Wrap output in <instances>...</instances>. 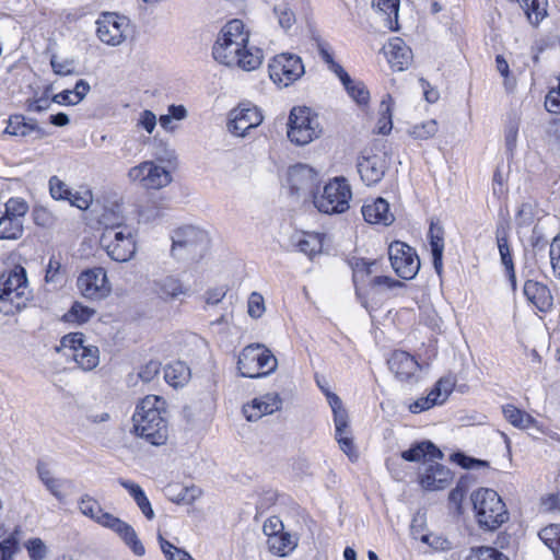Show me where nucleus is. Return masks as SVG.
Instances as JSON below:
<instances>
[{
    "label": "nucleus",
    "instance_id": "obj_16",
    "mask_svg": "<svg viewBox=\"0 0 560 560\" xmlns=\"http://www.w3.org/2000/svg\"><path fill=\"white\" fill-rule=\"evenodd\" d=\"M128 22L126 16L116 13L103 14V18L96 21L98 39L109 46L120 45L126 39L124 26H127Z\"/></svg>",
    "mask_w": 560,
    "mask_h": 560
},
{
    "label": "nucleus",
    "instance_id": "obj_3",
    "mask_svg": "<svg viewBox=\"0 0 560 560\" xmlns=\"http://www.w3.org/2000/svg\"><path fill=\"white\" fill-rule=\"evenodd\" d=\"M470 500L477 524L481 529L493 532L509 521L506 505L494 490L480 488L471 493Z\"/></svg>",
    "mask_w": 560,
    "mask_h": 560
},
{
    "label": "nucleus",
    "instance_id": "obj_53",
    "mask_svg": "<svg viewBox=\"0 0 560 560\" xmlns=\"http://www.w3.org/2000/svg\"><path fill=\"white\" fill-rule=\"evenodd\" d=\"M518 135V122L516 119H510L505 126L504 140L506 152L510 156H513L516 149V140Z\"/></svg>",
    "mask_w": 560,
    "mask_h": 560
},
{
    "label": "nucleus",
    "instance_id": "obj_25",
    "mask_svg": "<svg viewBox=\"0 0 560 560\" xmlns=\"http://www.w3.org/2000/svg\"><path fill=\"white\" fill-rule=\"evenodd\" d=\"M229 40H231V38ZM245 44L246 43H242L241 40L231 43L223 38L222 42L215 40L212 46V57L215 61L224 66L233 67L235 62H237V57H240V52Z\"/></svg>",
    "mask_w": 560,
    "mask_h": 560
},
{
    "label": "nucleus",
    "instance_id": "obj_37",
    "mask_svg": "<svg viewBox=\"0 0 560 560\" xmlns=\"http://www.w3.org/2000/svg\"><path fill=\"white\" fill-rule=\"evenodd\" d=\"M24 232V221L0 217V240H19Z\"/></svg>",
    "mask_w": 560,
    "mask_h": 560
},
{
    "label": "nucleus",
    "instance_id": "obj_6",
    "mask_svg": "<svg viewBox=\"0 0 560 560\" xmlns=\"http://www.w3.org/2000/svg\"><path fill=\"white\" fill-rule=\"evenodd\" d=\"M351 197L352 192L348 180L345 177H335L324 186L320 195L313 194V203L322 213H343L349 209Z\"/></svg>",
    "mask_w": 560,
    "mask_h": 560
},
{
    "label": "nucleus",
    "instance_id": "obj_1",
    "mask_svg": "<svg viewBox=\"0 0 560 560\" xmlns=\"http://www.w3.org/2000/svg\"><path fill=\"white\" fill-rule=\"evenodd\" d=\"M164 405L165 400L159 396L144 397L136 407L131 432L151 445H164L168 439Z\"/></svg>",
    "mask_w": 560,
    "mask_h": 560
},
{
    "label": "nucleus",
    "instance_id": "obj_48",
    "mask_svg": "<svg viewBox=\"0 0 560 560\" xmlns=\"http://www.w3.org/2000/svg\"><path fill=\"white\" fill-rule=\"evenodd\" d=\"M438 122L434 119H430L419 125L412 126L408 133L417 140H428L438 132Z\"/></svg>",
    "mask_w": 560,
    "mask_h": 560
},
{
    "label": "nucleus",
    "instance_id": "obj_60",
    "mask_svg": "<svg viewBox=\"0 0 560 560\" xmlns=\"http://www.w3.org/2000/svg\"><path fill=\"white\" fill-rule=\"evenodd\" d=\"M50 65L52 71L58 75H70L75 72L74 70V60L66 59L63 61H58L55 56L50 59Z\"/></svg>",
    "mask_w": 560,
    "mask_h": 560
},
{
    "label": "nucleus",
    "instance_id": "obj_11",
    "mask_svg": "<svg viewBox=\"0 0 560 560\" xmlns=\"http://www.w3.org/2000/svg\"><path fill=\"white\" fill-rule=\"evenodd\" d=\"M389 164V158L385 152L374 153L365 150L358 159L357 168L361 180L366 186H374L384 178Z\"/></svg>",
    "mask_w": 560,
    "mask_h": 560
},
{
    "label": "nucleus",
    "instance_id": "obj_30",
    "mask_svg": "<svg viewBox=\"0 0 560 560\" xmlns=\"http://www.w3.org/2000/svg\"><path fill=\"white\" fill-rule=\"evenodd\" d=\"M222 38L226 42H230L231 38V43H234V40L249 43V33L245 30L243 21L233 19L222 26L215 40L222 42Z\"/></svg>",
    "mask_w": 560,
    "mask_h": 560
},
{
    "label": "nucleus",
    "instance_id": "obj_19",
    "mask_svg": "<svg viewBox=\"0 0 560 560\" xmlns=\"http://www.w3.org/2000/svg\"><path fill=\"white\" fill-rule=\"evenodd\" d=\"M282 401L277 394H267L254 398L250 404L243 406V413L248 421H257L265 415H271L281 408Z\"/></svg>",
    "mask_w": 560,
    "mask_h": 560
},
{
    "label": "nucleus",
    "instance_id": "obj_47",
    "mask_svg": "<svg viewBox=\"0 0 560 560\" xmlns=\"http://www.w3.org/2000/svg\"><path fill=\"white\" fill-rule=\"evenodd\" d=\"M466 560H509V558L493 547L481 546L471 548Z\"/></svg>",
    "mask_w": 560,
    "mask_h": 560
},
{
    "label": "nucleus",
    "instance_id": "obj_43",
    "mask_svg": "<svg viewBox=\"0 0 560 560\" xmlns=\"http://www.w3.org/2000/svg\"><path fill=\"white\" fill-rule=\"evenodd\" d=\"M394 101L393 97L387 94L381 102L380 112L381 117L378 119V133L380 135H388L393 128L392 121V105Z\"/></svg>",
    "mask_w": 560,
    "mask_h": 560
},
{
    "label": "nucleus",
    "instance_id": "obj_8",
    "mask_svg": "<svg viewBox=\"0 0 560 560\" xmlns=\"http://www.w3.org/2000/svg\"><path fill=\"white\" fill-rule=\"evenodd\" d=\"M121 231L108 230L100 237L101 246L115 261L125 262L136 254V238L130 226L121 228Z\"/></svg>",
    "mask_w": 560,
    "mask_h": 560
},
{
    "label": "nucleus",
    "instance_id": "obj_41",
    "mask_svg": "<svg viewBox=\"0 0 560 560\" xmlns=\"http://www.w3.org/2000/svg\"><path fill=\"white\" fill-rule=\"evenodd\" d=\"M189 369L182 362L170 364L164 370L165 381L173 387L183 386L187 382Z\"/></svg>",
    "mask_w": 560,
    "mask_h": 560
},
{
    "label": "nucleus",
    "instance_id": "obj_23",
    "mask_svg": "<svg viewBox=\"0 0 560 560\" xmlns=\"http://www.w3.org/2000/svg\"><path fill=\"white\" fill-rule=\"evenodd\" d=\"M5 133L18 137H26L32 132H36V138L42 139L48 133L40 128L36 120L33 118L26 119L21 114L11 115L8 119V126L4 130Z\"/></svg>",
    "mask_w": 560,
    "mask_h": 560
},
{
    "label": "nucleus",
    "instance_id": "obj_26",
    "mask_svg": "<svg viewBox=\"0 0 560 560\" xmlns=\"http://www.w3.org/2000/svg\"><path fill=\"white\" fill-rule=\"evenodd\" d=\"M154 288L160 298L175 300L179 295H187L190 291L182 281L174 276H165L154 281Z\"/></svg>",
    "mask_w": 560,
    "mask_h": 560
},
{
    "label": "nucleus",
    "instance_id": "obj_45",
    "mask_svg": "<svg viewBox=\"0 0 560 560\" xmlns=\"http://www.w3.org/2000/svg\"><path fill=\"white\" fill-rule=\"evenodd\" d=\"M348 95L360 106L366 105L370 101V92L362 81H355L351 78V82L343 85Z\"/></svg>",
    "mask_w": 560,
    "mask_h": 560
},
{
    "label": "nucleus",
    "instance_id": "obj_4",
    "mask_svg": "<svg viewBox=\"0 0 560 560\" xmlns=\"http://www.w3.org/2000/svg\"><path fill=\"white\" fill-rule=\"evenodd\" d=\"M171 238V254L178 260L199 259L209 246L207 232L194 225H185L174 230Z\"/></svg>",
    "mask_w": 560,
    "mask_h": 560
},
{
    "label": "nucleus",
    "instance_id": "obj_64",
    "mask_svg": "<svg viewBox=\"0 0 560 560\" xmlns=\"http://www.w3.org/2000/svg\"><path fill=\"white\" fill-rule=\"evenodd\" d=\"M126 524L125 521L110 513L101 516V526L109 528L116 534H118L120 529H126Z\"/></svg>",
    "mask_w": 560,
    "mask_h": 560
},
{
    "label": "nucleus",
    "instance_id": "obj_44",
    "mask_svg": "<svg viewBox=\"0 0 560 560\" xmlns=\"http://www.w3.org/2000/svg\"><path fill=\"white\" fill-rule=\"evenodd\" d=\"M268 544L269 549L279 556H285L295 547L290 535L282 532L272 537H269Z\"/></svg>",
    "mask_w": 560,
    "mask_h": 560
},
{
    "label": "nucleus",
    "instance_id": "obj_28",
    "mask_svg": "<svg viewBox=\"0 0 560 560\" xmlns=\"http://www.w3.org/2000/svg\"><path fill=\"white\" fill-rule=\"evenodd\" d=\"M386 55L392 68L398 71L407 68L411 59V50L399 38H395L389 43Z\"/></svg>",
    "mask_w": 560,
    "mask_h": 560
},
{
    "label": "nucleus",
    "instance_id": "obj_21",
    "mask_svg": "<svg viewBox=\"0 0 560 560\" xmlns=\"http://www.w3.org/2000/svg\"><path fill=\"white\" fill-rule=\"evenodd\" d=\"M523 293L527 301L540 312H548L553 304V298L547 285L535 280L527 279L524 283Z\"/></svg>",
    "mask_w": 560,
    "mask_h": 560
},
{
    "label": "nucleus",
    "instance_id": "obj_10",
    "mask_svg": "<svg viewBox=\"0 0 560 560\" xmlns=\"http://www.w3.org/2000/svg\"><path fill=\"white\" fill-rule=\"evenodd\" d=\"M388 257L395 273L404 279H413L420 270V259L413 247L401 241H394L388 246Z\"/></svg>",
    "mask_w": 560,
    "mask_h": 560
},
{
    "label": "nucleus",
    "instance_id": "obj_62",
    "mask_svg": "<svg viewBox=\"0 0 560 560\" xmlns=\"http://www.w3.org/2000/svg\"><path fill=\"white\" fill-rule=\"evenodd\" d=\"M549 256L553 273L560 277V234L552 240Z\"/></svg>",
    "mask_w": 560,
    "mask_h": 560
},
{
    "label": "nucleus",
    "instance_id": "obj_59",
    "mask_svg": "<svg viewBox=\"0 0 560 560\" xmlns=\"http://www.w3.org/2000/svg\"><path fill=\"white\" fill-rule=\"evenodd\" d=\"M529 243L534 250H541L548 244V238L545 235L544 228L541 225H539L538 223L535 224L532 230Z\"/></svg>",
    "mask_w": 560,
    "mask_h": 560
},
{
    "label": "nucleus",
    "instance_id": "obj_32",
    "mask_svg": "<svg viewBox=\"0 0 560 560\" xmlns=\"http://www.w3.org/2000/svg\"><path fill=\"white\" fill-rule=\"evenodd\" d=\"M262 59L264 54L260 48L245 44L240 52V57H237L235 66L245 71H253L261 65Z\"/></svg>",
    "mask_w": 560,
    "mask_h": 560
},
{
    "label": "nucleus",
    "instance_id": "obj_49",
    "mask_svg": "<svg viewBox=\"0 0 560 560\" xmlns=\"http://www.w3.org/2000/svg\"><path fill=\"white\" fill-rule=\"evenodd\" d=\"M84 346V335L82 332H70L65 335L60 345L56 347V351L69 350L71 353L78 352Z\"/></svg>",
    "mask_w": 560,
    "mask_h": 560
},
{
    "label": "nucleus",
    "instance_id": "obj_31",
    "mask_svg": "<svg viewBox=\"0 0 560 560\" xmlns=\"http://www.w3.org/2000/svg\"><path fill=\"white\" fill-rule=\"evenodd\" d=\"M504 418L515 428L529 429L538 428L537 420L524 410L518 409L513 405L503 406Z\"/></svg>",
    "mask_w": 560,
    "mask_h": 560
},
{
    "label": "nucleus",
    "instance_id": "obj_27",
    "mask_svg": "<svg viewBox=\"0 0 560 560\" xmlns=\"http://www.w3.org/2000/svg\"><path fill=\"white\" fill-rule=\"evenodd\" d=\"M298 249L299 252L313 257L322 249L320 241L312 235L295 231L289 237L288 248Z\"/></svg>",
    "mask_w": 560,
    "mask_h": 560
},
{
    "label": "nucleus",
    "instance_id": "obj_7",
    "mask_svg": "<svg viewBox=\"0 0 560 560\" xmlns=\"http://www.w3.org/2000/svg\"><path fill=\"white\" fill-rule=\"evenodd\" d=\"M322 133L317 114L310 107H293L288 122V138L296 145L308 144Z\"/></svg>",
    "mask_w": 560,
    "mask_h": 560
},
{
    "label": "nucleus",
    "instance_id": "obj_12",
    "mask_svg": "<svg viewBox=\"0 0 560 560\" xmlns=\"http://www.w3.org/2000/svg\"><path fill=\"white\" fill-rule=\"evenodd\" d=\"M77 284L81 294L90 300H101L110 291L106 271L102 267L88 269L81 272Z\"/></svg>",
    "mask_w": 560,
    "mask_h": 560
},
{
    "label": "nucleus",
    "instance_id": "obj_15",
    "mask_svg": "<svg viewBox=\"0 0 560 560\" xmlns=\"http://www.w3.org/2000/svg\"><path fill=\"white\" fill-rule=\"evenodd\" d=\"M327 400L334 413L336 439L342 452L348 456L354 452L352 438L345 435L349 427L348 412L343 408L342 401L335 393L327 392Z\"/></svg>",
    "mask_w": 560,
    "mask_h": 560
},
{
    "label": "nucleus",
    "instance_id": "obj_33",
    "mask_svg": "<svg viewBox=\"0 0 560 560\" xmlns=\"http://www.w3.org/2000/svg\"><path fill=\"white\" fill-rule=\"evenodd\" d=\"M65 355L72 357L84 371H92L100 362V351L95 346H83L78 352L65 353Z\"/></svg>",
    "mask_w": 560,
    "mask_h": 560
},
{
    "label": "nucleus",
    "instance_id": "obj_14",
    "mask_svg": "<svg viewBox=\"0 0 560 560\" xmlns=\"http://www.w3.org/2000/svg\"><path fill=\"white\" fill-rule=\"evenodd\" d=\"M387 364L398 381L408 384L419 381L418 372L421 370V365L409 352L395 350L387 360Z\"/></svg>",
    "mask_w": 560,
    "mask_h": 560
},
{
    "label": "nucleus",
    "instance_id": "obj_9",
    "mask_svg": "<svg viewBox=\"0 0 560 560\" xmlns=\"http://www.w3.org/2000/svg\"><path fill=\"white\" fill-rule=\"evenodd\" d=\"M268 69L273 83L283 88L289 86L305 73L301 57L291 52L276 55L269 62Z\"/></svg>",
    "mask_w": 560,
    "mask_h": 560
},
{
    "label": "nucleus",
    "instance_id": "obj_57",
    "mask_svg": "<svg viewBox=\"0 0 560 560\" xmlns=\"http://www.w3.org/2000/svg\"><path fill=\"white\" fill-rule=\"evenodd\" d=\"M265 312V303L261 294L253 292L248 299V315L253 318H259Z\"/></svg>",
    "mask_w": 560,
    "mask_h": 560
},
{
    "label": "nucleus",
    "instance_id": "obj_35",
    "mask_svg": "<svg viewBox=\"0 0 560 560\" xmlns=\"http://www.w3.org/2000/svg\"><path fill=\"white\" fill-rule=\"evenodd\" d=\"M148 167V173H145L147 189H160L167 186L171 183V173L165 167L159 166L153 162H149Z\"/></svg>",
    "mask_w": 560,
    "mask_h": 560
},
{
    "label": "nucleus",
    "instance_id": "obj_36",
    "mask_svg": "<svg viewBox=\"0 0 560 560\" xmlns=\"http://www.w3.org/2000/svg\"><path fill=\"white\" fill-rule=\"evenodd\" d=\"M540 540L553 552L555 559L560 560V524H550L538 533Z\"/></svg>",
    "mask_w": 560,
    "mask_h": 560
},
{
    "label": "nucleus",
    "instance_id": "obj_42",
    "mask_svg": "<svg viewBox=\"0 0 560 560\" xmlns=\"http://www.w3.org/2000/svg\"><path fill=\"white\" fill-rule=\"evenodd\" d=\"M124 220L125 218L119 211L105 209L98 219V223L103 226V232H107L110 229L117 232L121 231V228H128Z\"/></svg>",
    "mask_w": 560,
    "mask_h": 560
},
{
    "label": "nucleus",
    "instance_id": "obj_2",
    "mask_svg": "<svg viewBox=\"0 0 560 560\" xmlns=\"http://www.w3.org/2000/svg\"><path fill=\"white\" fill-rule=\"evenodd\" d=\"M32 299L26 269L16 265L0 275V313L10 316L26 307Z\"/></svg>",
    "mask_w": 560,
    "mask_h": 560
},
{
    "label": "nucleus",
    "instance_id": "obj_5",
    "mask_svg": "<svg viewBox=\"0 0 560 560\" xmlns=\"http://www.w3.org/2000/svg\"><path fill=\"white\" fill-rule=\"evenodd\" d=\"M277 358L261 343L246 346L240 353L237 370L240 375L248 378H260L277 369Z\"/></svg>",
    "mask_w": 560,
    "mask_h": 560
},
{
    "label": "nucleus",
    "instance_id": "obj_46",
    "mask_svg": "<svg viewBox=\"0 0 560 560\" xmlns=\"http://www.w3.org/2000/svg\"><path fill=\"white\" fill-rule=\"evenodd\" d=\"M273 14L278 19L279 26L285 32L295 23V14L288 3L281 2L273 7Z\"/></svg>",
    "mask_w": 560,
    "mask_h": 560
},
{
    "label": "nucleus",
    "instance_id": "obj_54",
    "mask_svg": "<svg viewBox=\"0 0 560 560\" xmlns=\"http://www.w3.org/2000/svg\"><path fill=\"white\" fill-rule=\"evenodd\" d=\"M25 548L31 560H44L47 556V547L40 538L28 539Z\"/></svg>",
    "mask_w": 560,
    "mask_h": 560
},
{
    "label": "nucleus",
    "instance_id": "obj_13",
    "mask_svg": "<svg viewBox=\"0 0 560 560\" xmlns=\"http://www.w3.org/2000/svg\"><path fill=\"white\" fill-rule=\"evenodd\" d=\"M260 109L252 104H241L230 113L228 129L231 133L244 137L246 131L258 127L262 122Z\"/></svg>",
    "mask_w": 560,
    "mask_h": 560
},
{
    "label": "nucleus",
    "instance_id": "obj_22",
    "mask_svg": "<svg viewBox=\"0 0 560 560\" xmlns=\"http://www.w3.org/2000/svg\"><path fill=\"white\" fill-rule=\"evenodd\" d=\"M364 220L371 224L390 225L395 217L390 212L389 203L382 197L376 198L372 203L362 207Z\"/></svg>",
    "mask_w": 560,
    "mask_h": 560
},
{
    "label": "nucleus",
    "instance_id": "obj_38",
    "mask_svg": "<svg viewBox=\"0 0 560 560\" xmlns=\"http://www.w3.org/2000/svg\"><path fill=\"white\" fill-rule=\"evenodd\" d=\"M80 512L101 525V516L108 514L104 512L100 502L89 494H83L79 501Z\"/></svg>",
    "mask_w": 560,
    "mask_h": 560
},
{
    "label": "nucleus",
    "instance_id": "obj_20",
    "mask_svg": "<svg viewBox=\"0 0 560 560\" xmlns=\"http://www.w3.org/2000/svg\"><path fill=\"white\" fill-rule=\"evenodd\" d=\"M443 452L430 440L413 443L408 450L401 452V458L406 462L422 460L425 467L430 460L443 459Z\"/></svg>",
    "mask_w": 560,
    "mask_h": 560
},
{
    "label": "nucleus",
    "instance_id": "obj_24",
    "mask_svg": "<svg viewBox=\"0 0 560 560\" xmlns=\"http://www.w3.org/2000/svg\"><path fill=\"white\" fill-rule=\"evenodd\" d=\"M428 238L434 270L438 275H441L443 271L444 229L439 222L431 221Z\"/></svg>",
    "mask_w": 560,
    "mask_h": 560
},
{
    "label": "nucleus",
    "instance_id": "obj_18",
    "mask_svg": "<svg viewBox=\"0 0 560 560\" xmlns=\"http://www.w3.org/2000/svg\"><path fill=\"white\" fill-rule=\"evenodd\" d=\"M288 183L292 194L300 195L307 191L313 196L317 173L306 164H296L289 170Z\"/></svg>",
    "mask_w": 560,
    "mask_h": 560
},
{
    "label": "nucleus",
    "instance_id": "obj_29",
    "mask_svg": "<svg viewBox=\"0 0 560 560\" xmlns=\"http://www.w3.org/2000/svg\"><path fill=\"white\" fill-rule=\"evenodd\" d=\"M509 230L510 228L508 222H498L495 228V240L500 254V260L504 269L514 267L512 249L509 242Z\"/></svg>",
    "mask_w": 560,
    "mask_h": 560
},
{
    "label": "nucleus",
    "instance_id": "obj_61",
    "mask_svg": "<svg viewBox=\"0 0 560 560\" xmlns=\"http://www.w3.org/2000/svg\"><path fill=\"white\" fill-rule=\"evenodd\" d=\"M4 209L15 212V217H20L22 218V221H24L25 215L28 212V205L22 198H10L4 203Z\"/></svg>",
    "mask_w": 560,
    "mask_h": 560
},
{
    "label": "nucleus",
    "instance_id": "obj_50",
    "mask_svg": "<svg viewBox=\"0 0 560 560\" xmlns=\"http://www.w3.org/2000/svg\"><path fill=\"white\" fill-rule=\"evenodd\" d=\"M49 191L56 200H69L72 197V190L66 183L59 179L57 176H52L49 179Z\"/></svg>",
    "mask_w": 560,
    "mask_h": 560
},
{
    "label": "nucleus",
    "instance_id": "obj_56",
    "mask_svg": "<svg viewBox=\"0 0 560 560\" xmlns=\"http://www.w3.org/2000/svg\"><path fill=\"white\" fill-rule=\"evenodd\" d=\"M19 549V540L10 535L0 541V560H11Z\"/></svg>",
    "mask_w": 560,
    "mask_h": 560
},
{
    "label": "nucleus",
    "instance_id": "obj_51",
    "mask_svg": "<svg viewBox=\"0 0 560 560\" xmlns=\"http://www.w3.org/2000/svg\"><path fill=\"white\" fill-rule=\"evenodd\" d=\"M201 495V489L197 486L180 487L179 491L174 493L172 501L177 504H191Z\"/></svg>",
    "mask_w": 560,
    "mask_h": 560
},
{
    "label": "nucleus",
    "instance_id": "obj_55",
    "mask_svg": "<svg viewBox=\"0 0 560 560\" xmlns=\"http://www.w3.org/2000/svg\"><path fill=\"white\" fill-rule=\"evenodd\" d=\"M121 540L132 550V552L141 557L145 553V549L141 540L138 538V535L133 527L127 530L126 536L121 537Z\"/></svg>",
    "mask_w": 560,
    "mask_h": 560
},
{
    "label": "nucleus",
    "instance_id": "obj_34",
    "mask_svg": "<svg viewBox=\"0 0 560 560\" xmlns=\"http://www.w3.org/2000/svg\"><path fill=\"white\" fill-rule=\"evenodd\" d=\"M455 383V378L451 375L441 377L427 395L428 398H431L434 406L444 404L452 394Z\"/></svg>",
    "mask_w": 560,
    "mask_h": 560
},
{
    "label": "nucleus",
    "instance_id": "obj_52",
    "mask_svg": "<svg viewBox=\"0 0 560 560\" xmlns=\"http://www.w3.org/2000/svg\"><path fill=\"white\" fill-rule=\"evenodd\" d=\"M50 90H51V88L47 86V88H45L42 96L33 98V100H27L25 103L26 109L28 112H36V113H42V112L47 110L50 107L51 103H54L52 97L51 98L49 97Z\"/></svg>",
    "mask_w": 560,
    "mask_h": 560
},
{
    "label": "nucleus",
    "instance_id": "obj_40",
    "mask_svg": "<svg viewBox=\"0 0 560 560\" xmlns=\"http://www.w3.org/2000/svg\"><path fill=\"white\" fill-rule=\"evenodd\" d=\"M372 7L387 15L389 28L396 31L398 27L399 0H373Z\"/></svg>",
    "mask_w": 560,
    "mask_h": 560
},
{
    "label": "nucleus",
    "instance_id": "obj_63",
    "mask_svg": "<svg viewBox=\"0 0 560 560\" xmlns=\"http://www.w3.org/2000/svg\"><path fill=\"white\" fill-rule=\"evenodd\" d=\"M160 362L155 360H151L148 363H145L143 366H141L138 376L141 381L144 383L151 382L160 372Z\"/></svg>",
    "mask_w": 560,
    "mask_h": 560
},
{
    "label": "nucleus",
    "instance_id": "obj_58",
    "mask_svg": "<svg viewBox=\"0 0 560 560\" xmlns=\"http://www.w3.org/2000/svg\"><path fill=\"white\" fill-rule=\"evenodd\" d=\"M378 265L377 260H366L364 258H358L352 264L353 280L355 281L359 273L371 275L375 271V267Z\"/></svg>",
    "mask_w": 560,
    "mask_h": 560
},
{
    "label": "nucleus",
    "instance_id": "obj_17",
    "mask_svg": "<svg viewBox=\"0 0 560 560\" xmlns=\"http://www.w3.org/2000/svg\"><path fill=\"white\" fill-rule=\"evenodd\" d=\"M453 479V472L446 466L430 460L419 475V483L424 490L435 491L444 489Z\"/></svg>",
    "mask_w": 560,
    "mask_h": 560
},
{
    "label": "nucleus",
    "instance_id": "obj_39",
    "mask_svg": "<svg viewBox=\"0 0 560 560\" xmlns=\"http://www.w3.org/2000/svg\"><path fill=\"white\" fill-rule=\"evenodd\" d=\"M94 314V308H91L86 305H83L81 302L75 301L63 315V320L67 323H75L81 325L89 322Z\"/></svg>",
    "mask_w": 560,
    "mask_h": 560
}]
</instances>
